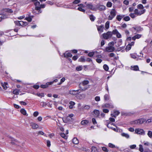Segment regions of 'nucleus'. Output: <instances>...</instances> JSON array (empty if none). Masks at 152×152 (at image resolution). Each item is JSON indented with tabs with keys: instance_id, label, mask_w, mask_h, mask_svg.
<instances>
[{
	"instance_id": "f257e3e1",
	"label": "nucleus",
	"mask_w": 152,
	"mask_h": 152,
	"mask_svg": "<svg viewBox=\"0 0 152 152\" xmlns=\"http://www.w3.org/2000/svg\"><path fill=\"white\" fill-rule=\"evenodd\" d=\"M89 83V81L87 80L83 81L79 84V87L82 91H85L89 88L87 85Z\"/></svg>"
},
{
	"instance_id": "f03ea898",
	"label": "nucleus",
	"mask_w": 152,
	"mask_h": 152,
	"mask_svg": "<svg viewBox=\"0 0 152 152\" xmlns=\"http://www.w3.org/2000/svg\"><path fill=\"white\" fill-rule=\"evenodd\" d=\"M114 44L115 43L114 42H112L109 43L108 44V46L105 48L104 51L108 52H113L115 50V48L114 47Z\"/></svg>"
},
{
	"instance_id": "7ed1b4c3",
	"label": "nucleus",
	"mask_w": 152,
	"mask_h": 152,
	"mask_svg": "<svg viewBox=\"0 0 152 152\" xmlns=\"http://www.w3.org/2000/svg\"><path fill=\"white\" fill-rule=\"evenodd\" d=\"M116 13L117 12L115 9H112L110 12V15L108 17V20H112L116 16Z\"/></svg>"
},
{
	"instance_id": "20e7f679",
	"label": "nucleus",
	"mask_w": 152,
	"mask_h": 152,
	"mask_svg": "<svg viewBox=\"0 0 152 152\" xmlns=\"http://www.w3.org/2000/svg\"><path fill=\"white\" fill-rule=\"evenodd\" d=\"M85 4H86V7L87 9L91 10L93 11H96V6L95 7L94 6L92 3H87L86 2Z\"/></svg>"
},
{
	"instance_id": "39448f33",
	"label": "nucleus",
	"mask_w": 152,
	"mask_h": 152,
	"mask_svg": "<svg viewBox=\"0 0 152 152\" xmlns=\"http://www.w3.org/2000/svg\"><path fill=\"white\" fill-rule=\"evenodd\" d=\"M103 37L104 39H107L111 37L112 33L110 31H108L106 33H104L103 34Z\"/></svg>"
},
{
	"instance_id": "423d86ee",
	"label": "nucleus",
	"mask_w": 152,
	"mask_h": 152,
	"mask_svg": "<svg viewBox=\"0 0 152 152\" xmlns=\"http://www.w3.org/2000/svg\"><path fill=\"white\" fill-rule=\"evenodd\" d=\"M96 11L97 10H99V11H102L105 10L106 7L104 5L98 4L96 5Z\"/></svg>"
},
{
	"instance_id": "0eeeda50",
	"label": "nucleus",
	"mask_w": 152,
	"mask_h": 152,
	"mask_svg": "<svg viewBox=\"0 0 152 152\" xmlns=\"http://www.w3.org/2000/svg\"><path fill=\"white\" fill-rule=\"evenodd\" d=\"M145 121V120L144 119L142 118L139 119L134 121V124H143Z\"/></svg>"
},
{
	"instance_id": "6e6552de",
	"label": "nucleus",
	"mask_w": 152,
	"mask_h": 152,
	"mask_svg": "<svg viewBox=\"0 0 152 152\" xmlns=\"http://www.w3.org/2000/svg\"><path fill=\"white\" fill-rule=\"evenodd\" d=\"M145 12V10H139L137 9L134 10V14L137 15H140L143 14Z\"/></svg>"
},
{
	"instance_id": "1a4fd4ad",
	"label": "nucleus",
	"mask_w": 152,
	"mask_h": 152,
	"mask_svg": "<svg viewBox=\"0 0 152 152\" xmlns=\"http://www.w3.org/2000/svg\"><path fill=\"white\" fill-rule=\"evenodd\" d=\"M135 132L138 134L144 135L145 134V132L142 129H137L135 130Z\"/></svg>"
},
{
	"instance_id": "9d476101",
	"label": "nucleus",
	"mask_w": 152,
	"mask_h": 152,
	"mask_svg": "<svg viewBox=\"0 0 152 152\" xmlns=\"http://www.w3.org/2000/svg\"><path fill=\"white\" fill-rule=\"evenodd\" d=\"M103 108H113L114 106L111 103H106L103 104L102 105Z\"/></svg>"
},
{
	"instance_id": "9b49d317",
	"label": "nucleus",
	"mask_w": 152,
	"mask_h": 152,
	"mask_svg": "<svg viewBox=\"0 0 152 152\" xmlns=\"http://www.w3.org/2000/svg\"><path fill=\"white\" fill-rule=\"evenodd\" d=\"M131 57L133 58L136 59L137 60H139V56L138 55H137L136 53H132L130 54Z\"/></svg>"
},
{
	"instance_id": "f8f14e48",
	"label": "nucleus",
	"mask_w": 152,
	"mask_h": 152,
	"mask_svg": "<svg viewBox=\"0 0 152 152\" xmlns=\"http://www.w3.org/2000/svg\"><path fill=\"white\" fill-rule=\"evenodd\" d=\"M30 126L33 129H36L38 128L39 126L37 124L34 123H31Z\"/></svg>"
},
{
	"instance_id": "ddd939ff",
	"label": "nucleus",
	"mask_w": 152,
	"mask_h": 152,
	"mask_svg": "<svg viewBox=\"0 0 152 152\" xmlns=\"http://www.w3.org/2000/svg\"><path fill=\"white\" fill-rule=\"evenodd\" d=\"M8 18V16L6 15L0 14V22L2 20L7 18Z\"/></svg>"
},
{
	"instance_id": "4468645a",
	"label": "nucleus",
	"mask_w": 152,
	"mask_h": 152,
	"mask_svg": "<svg viewBox=\"0 0 152 152\" xmlns=\"http://www.w3.org/2000/svg\"><path fill=\"white\" fill-rule=\"evenodd\" d=\"M52 84L51 82H48L46 83L45 85H42L40 86L41 88H45L48 87V86L49 85H51Z\"/></svg>"
},
{
	"instance_id": "2eb2a0df",
	"label": "nucleus",
	"mask_w": 152,
	"mask_h": 152,
	"mask_svg": "<svg viewBox=\"0 0 152 152\" xmlns=\"http://www.w3.org/2000/svg\"><path fill=\"white\" fill-rule=\"evenodd\" d=\"M125 16L124 15H117L116 17V19L118 21H120Z\"/></svg>"
},
{
	"instance_id": "dca6fc26",
	"label": "nucleus",
	"mask_w": 152,
	"mask_h": 152,
	"mask_svg": "<svg viewBox=\"0 0 152 152\" xmlns=\"http://www.w3.org/2000/svg\"><path fill=\"white\" fill-rule=\"evenodd\" d=\"M120 113L118 111H115L113 114H111V116L112 117H116V116L118 115Z\"/></svg>"
},
{
	"instance_id": "f3484780",
	"label": "nucleus",
	"mask_w": 152,
	"mask_h": 152,
	"mask_svg": "<svg viewBox=\"0 0 152 152\" xmlns=\"http://www.w3.org/2000/svg\"><path fill=\"white\" fill-rule=\"evenodd\" d=\"M104 25H101L100 26L97 27V28L98 31H100L101 32L103 31V28H104Z\"/></svg>"
},
{
	"instance_id": "a211bd4d",
	"label": "nucleus",
	"mask_w": 152,
	"mask_h": 152,
	"mask_svg": "<svg viewBox=\"0 0 152 152\" xmlns=\"http://www.w3.org/2000/svg\"><path fill=\"white\" fill-rule=\"evenodd\" d=\"M67 52H66L65 53H64L63 54V55L64 56V57H71L72 56V54L70 53H67Z\"/></svg>"
},
{
	"instance_id": "6ab92c4d",
	"label": "nucleus",
	"mask_w": 152,
	"mask_h": 152,
	"mask_svg": "<svg viewBox=\"0 0 152 152\" xmlns=\"http://www.w3.org/2000/svg\"><path fill=\"white\" fill-rule=\"evenodd\" d=\"M121 135L122 137H125L127 139H128L130 137L129 135V134L125 133H122L121 134Z\"/></svg>"
},
{
	"instance_id": "aec40b11",
	"label": "nucleus",
	"mask_w": 152,
	"mask_h": 152,
	"mask_svg": "<svg viewBox=\"0 0 152 152\" xmlns=\"http://www.w3.org/2000/svg\"><path fill=\"white\" fill-rule=\"evenodd\" d=\"M141 37V35L140 34H138L135 35L134 37H132V39L133 40H134L136 39H138L140 38Z\"/></svg>"
},
{
	"instance_id": "412c9836",
	"label": "nucleus",
	"mask_w": 152,
	"mask_h": 152,
	"mask_svg": "<svg viewBox=\"0 0 152 152\" xmlns=\"http://www.w3.org/2000/svg\"><path fill=\"white\" fill-rule=\"evenodd\" d=\"M69 93L71 95L74 96L76 95V92L75 90H70L69 91Z\"/></svg>"
},
{
	"instance_id": "4be33fe9",
	"label": "nucleus",
	"mask_w": 152,
	"mask_h": 152,
	"mask_svg": "<svg viewBox=\"0 0 152 152\" xmlns=\"http://www.w3.org/2000/svg\"><path fill=\"white\" fill-rule=\"evenodd\" d=\"M104 100L108 101L109 99L110 98V96L108 94H106L104 96Z\"/></svg>"
},
{
	"instance_id": "5701e85b",
	"label": "nucleus",
	"mask_w": 152,
	"mask_h": 152,
	"mask_svg": "<svg viewBox=\"0 0 152 152\" xmlns=\"http://www.w3.org/2000/svg\"><path fill=\"white\" fill-rule=\"evenodd\" d=\"M72 142L75 144H77L79 143V141L77 138L75 137L72 139Z\"/></svg>"
},
{
	"instance_id": "b1692460",
	"label": "nucleus",
	"mask_w": 152,
	"mask_h": 152,
	"mask_svg": "<svg viewBox=\"0 0 152 152\" xmlns=\"http://www.w3.org/2000/svg\"><path fill=\"white\" fill-rule=\"evenodd\" d=\"M89 123V121L86 120L82 121L81 122V124L82 125H85L88 124Z\"/></svg>"
},
{
	"instance_id": "393cba45",
	"label": "nucleus",
	"mask_w": 152,
	"mask_h": 152,
	"mask_svg": "<svg viewBox=\"0 0 152 152\" xmlns=\"http://www.w3.org/2000/svg\"><path fill=\"white\" fill-rule=\"evenodd\" d=\"M21 113L24 115L27 116L28 114H27L26 111L24 109H22L20 110Z\"/></svg>"
},
{
	"instance_id": "a878e982",
	"label": "nucleus",
	"mask_w": 152,
	"mask_h": 152,
	"mask_svg": "<svg viewBox=\"0 0 152 152\" xmlns=\"http://www.w3.org/2000/svg\"><path fill=\"white\" fill-rule=\"evenodd\" d=\"M132 28L137 31H139L141 30L142 29L140 27H133Z\"/></svg>"
},
{
	"instance_id": "bb28decb",
	"label": "nucleus",
	"mask_w": 152,
	"mask_h": 152,
	"mask_svg": "<svg viewBox=\"0 0 152 152\" xmlns=\"http://www.w3.org/2000/svg\"><path fill=\"white\" fill-rule=\"evenodd\" d=\"M86 61L85 57L83 56H81L78 59V61L81 62H85Z\"/></svg>"
},
{
	"instance_id": "cd10ccee",
	"label": "nucleus",
	"mask_w": 152,
	"mask_h": 152,
	"mask_svg": "<svg viewBox=\"0 0 152 152\" xmlns=\"http://www.w3.org/2000/svg\"><path fill=\"white\" fill-rule=\"evenodd\" d=\"M1 84L3 88L6 90L7 87V85H8L7 83L5 82L4 83H1Z\"/></svg>"
},
{
	"instance_id": "c85d7f7f",
	"label": "nucleus",
	"mask_w": 152,
	"mask_h": 152,
	"mask_svg": "<svg viewBox=\"0 0 152 152\" xmlns=\"http://www.w3.org/2000/svg\"><path fill=\"white\" fill-rule=\"evenodd\" d=\"M35 9L36 10L39 11L37 14H39L41 13L42 11L40 10L41 9L40 6H35Z\"/></svg>"
},
{
	"instance_id": "c756f323",
	"label": "nucleus",
	"mask_w": 152,
	"mask_h": 152,
	"mask_svg": "<svg viewBox=\"0 0 152 152\" xmlns=\"http://www.w3.org/2000/svg\"><path fill=\"white\" fill-rule=\"evenodd\" d=\"M89 17L90 18V20L92 21H94L95 19V17H94L93 15H89Z\"/></svg>"
},
{
	"instance_id": "7c9ffc66",
	"label": "nucleus",
	"mask_w": 152,
	"mask_h": 152,
	"mask_svg": "<svg viewBox=\"0 0 152 152\" xmlns=\"http://www.w3.org/2000/svg\"><path fill=\"white\" fill-rule=\"evenodd\" d=\"M60 135L63 138H64L65 139H67V136L64 133H60Z\"/></svg>"
},
{
	"instance_id": "2f4dec72",
	"label": "nucleus",
	"mask_w": 152,
	"mask_h": 152,
	"mask_svg": "<svg viewBox=\"0 0 152 152\" xmlns=\"http://www.w3.org/2000/svg\"><path fill=\"white\" fill-rule=\"evenodd\" d=\"M94 113L96 116H98L99 114V111L98 110H94Z\"/></svg>"
},
{
	"instance_id": "473e14b6",
	"label": "nucleus",
	"mask_w": 152,
	"mask_h": 152,
	"mask_svg": "<svg viewBox=\"0 0 152 152\" xmlns=\"http://www.w3.org/2000/svg\"><path fill=\"white\" fill-rule=\"evenodd\" d=\"M28 16V17L25 18V20H27L29 22H31L32 21L31 17L30 16Z\"/></svg>"
},
{
	"instance_id": "72a5a7b5",
	"label": "nucleus",
	"mask_w": 152,
	"mask_h": 152,
	"mask_svg": "<svg viewBox=\"0 0 152 152\" xmlns=\"http://www.w3.org/2000/svg\"><path fill=\"white\" fill-rule=\"evenodd\" d=\"M132 69L134 71H137L139 70V67L137 66H134L133 67L132 66Z\"/></svg>"
},
{
	"instance_id": "f704fd0d",
	"label": "nucleus",
	"mask_w": 152,
	"mask_h": 152,
	"mask_svg": "<svg viewBox=\"0 0 152 152\" xmlns=\"http://www.w3.org/2000/svg\"><path fill=\"white\" fill-rule=\"evenodd\" d=\"M122 43V39H120L119 40L118 42L117 45L116 46V47H119L120 45H121Z\"/></svg>"
},
{
	"instance_id": "c9c22d12",
	"label": "nucleus",
	"mask_w": 152,
	"mask_h": 152,
	"mask_svg": "<svg viewBox=\"0 0 152 152\" xmlns=\"http://www.w3.org/2000/svg\"><path fill=\"white\" fill-rule=\"evenodd\" d=\"M148 135L152 139V132L151 131H148Z\"/></svg>"
},
{
	"instance_id": "e433bc0d",
	"label": "nucleus",
	"mask_w": 152,
	"mask_h": 152,
	"mask_svg": "<svg viewBox=\"0 0 152 152\" xmlns=\"http://www.w3.org/2000/svg\"><path fill=\"white\" fill-rule=\"evenodd\" d=\"M112 4L111 2L108 1L106 4L107 6L108 7H110L112 6Z\"/></svg>"
},
{
	"instance_id": "4c0bfd02",
	"label": "nucleus",
	"mask_w": 152,
	"mask_h": 152,
	"mask_svg": "<svg viewBox=\"0 0 152 152\" xmlns=\"http://www.w3.org/2000/svg\"><path fill=\"white\" fill-rule=\"evenodd\" d=\"M130 19V18L129 16H126L125 17H124L123 20L125 21H127L129 20Z\"/></svg>"
},
{
	"instance_id": "58836bf2",
	"label": "nucleus",
	"mask_w": 152,
	"mask_h": 152,
	"mask_svg": "<svg viewBox=\"0 0 152 152\" xmlns=\"http://www.w3.org/2000/svg\"><path fill=\"white\" fill-rule=\"evenodd\" d=\"M112 125H114L111 122H110L107 124V126L108 128L110 129V128H112Z\"/></svg>"
},
{
	"instance_id": "ea45409f",
	"label": "nucleus",
	"mask_w": 152,
	"mask_h": 152,
	"mask_svg": "<svg viewBox=\"0 0 152 152\" xmlns=\"http://www.w3.org/2000/svg\"><path fill=\"white\" fill-rule=\"evenodd\" d=\"M104 69L106 71L108 70L109 69V67L106 64H104L103 66Z\"/></svg>"
},
{
	"instance_id": "a19ab883",
	"label": "nucleus",
	"mask_w": 152,
	"mask_h": 152,
	"mask_svg": "<svg viewBox=\"0 0 152 152\" xmlns=\"http://www.w3.org/2000/svg\"><path fill=\"white\" fill-rule=\"evenodd\" d=\"M137 8L138 9L141 10L143 9L144 7L142 4H140L137 6Z\"/></svg>"
},
{
	"instance_id": "79ce46f5",
	"label": "nucleus",
	"mask_w": 152,
	"mask_h": 152,
	"mask_svg": "<svg viewBox=\"0 0 152 152\" xmlns=\"http://www.w3.org/2000/svg\"><path fill=\"white\" fill-rule=\"evenodd\" d=\"M83 107L84 109L88 110L90 108V106L88 105H86L84 106Z\"/></svg>"
},
{
	"instance_id": "37998d69",
	"label": "nucleus",
	"mask_w": 152,
	"mask_h": 152,
	"mask_svg": "<svg viewBox=\"0 0 152 152\" xmlns=\"http://www.w3.org/2000/svg\"><path fill=\"white\" fill-rule=\"evenodd\" d=\"M83 68L81 66H79L76 68V70L77 71H80L82 70Z\"/></svg>"
},
{
	"instance_id": "c03bdc74",
	"label": "nucleus",
	"mask_w": 152,
	"mask_h": 152,
	"mask_svg": "<svg viewBox=\"0 0 152 152\" xmlns=\"http://www.w3.org/2000/svg\"><path fill=\"white\" fill-rule=\"evenodd\" d=\"M108 146L111 148H116V147L114 145L112 144L111 143H109L108 144Z\"/></svg>"
},
{
	"instance_id": "a18cd8bd",
	"label": "nucleus",
	"mask_w": 152,
	"mask_h": 152,
	"mask_svg": "<svg viewBox=\"0 0 152 152\" xmlns=\"http://www.w3.org/2000/svg\"><path fill=\"white\" fill-rule=\"evenodd\" d=\"M13 93L15 94H19V91L18 89L14 90L13 91Z\"/></svg>"
},
{
	"instance_id": "49530a36",
	"label": "nucleus",
	"mask_w": 152,
	"mask_h": 152,
	"mask_svg": "<svg viewBox=\"0 0 152 152\" xmlns=\"http://www.w3.org/2000/svg\"><path fill=\"white\" fill-rule=\"evenodd\" d=\"M77 10H78L79 11L83 12H85V10L83 9L82 7H79L77 8Z\"/></svg>"
},
{
	"instance_id": "de8ad7c7",
	"label": "nucleus",
	"mask_w": 152,
	"mask_h": 152,
	"mask_svg": "<svg viewBox=\"0 0 152 152\" xmlns=\"http://www.w3.org/2000/svg\"><path fill=\"white\" fill-rule=\"evenodd\" d=\"M139 150L141 152H142L143 151V149L142 146L141 145H139Z\"/></svg>"
},
{
	"instance_id": "09e8293b",
	"label": "nucleus",
	"mask_w": 152,
	"mask_h": 152,
	"mask_svg": "<svg viewBox=\"0 0 152 152\" xmlns=\"http://www.w3.org/2000/svg\"><path fill=\"white\" fill-rule=\"evenodd\" d=\"M95 52H90L88 53V56L89 57H92L93 56Z\"/></svg>"
},
{
	"instance_id": "8fccbe9b",
	"label": "nucleus",
	"mask_w": 152,
	"mask_h": 152,
	"mask_svg": "<svg viewBox=\"0 0 152 152\" xmlns=\"http://www.w3.org/2000/svg\"><path fill=\"white\" fill-rule=\"evenodd\" d=\"M102 150L105 152H108L109 151L107 148L104 147H103L102 148Z\"/></svg>"
},
{
	"instance_id": "3c124183",
	"label": "nucleus",
	"mask_w": 152,
	"mask_h": 152,
	"mask_svg": "<svg viewBox=\"0 0 152 152\" xmlns=\"http://www.w3.org/2000/svg\"><path fill=\"white\" fill-rule=\"evenodd\" d=\"M92 121L94 125H96L97 124V122L96 119L94 118L92 119Z\"/></svg>"
},
{
	"instance_id": "603ef678",
	"label": "nucleus",
	"mask_w": 152,
	"mask_h": 152,
	"mask_svg": "<svg viewBox=\"0 0 152 152\" xmlns=\"http://www.w3.org/2000/svg\"><path fill=\"white\" fill-rule=\"evenodd\" d=\"M105 26L106 28L107 29L109 28V21H107L106 23Z\"/></svg>"
},
{
	"instance_id": "864d4df0",
	"label": "nucleus",
	"mask_w": 152,
	"mask_h": 152,
	"mask_svg": "<svg viewBox=\"0 0 152 152\" xmlns=\"http://www.w3.org/2000/svg\"><path fill=\"white\" fill-rule=\"evenodd\" d=\"M80 2V0H75L73 2V3L74 4H77Z\"/></svg>"
},
{
	"instance_id": "5fc2aeb1",
	"label": "nucleus",
	"mask_w": 152,
	"mask_h": 152,
	"mask_svg": "<svg viewBox=\"0 0 152 152\" xmlns=\"http://www.w3.org/2000/svg\"><path fill=\"white\" fill-rule=\"evenodd\" d=\"M96 149L95 147H92L91 149L92 152H96Z\"/></svg>"
},
{
	"instance_id": "6e6d98bb",
	"label": "nucleus",
	"mask_w": 152,
	"mask_h": 152,
	"mask_svg": "<svg viewBox=\"0 0 152 152\" xmlns=\"http://www.w3.org/2000/svg\"><path fill=\"white\" fill-rule=\"evenodd\" d=\"M118 31L117 30V29H115L114 30H113V31H112V34H116L117 33H118Z\"/></svg>"
},
{
	"instance_id": "4d7b16f0",
	"label": "nucleus",
	"mask_w": 152,
	"mask_h": 152,
	"mask_svg": "<svg viewBox=\"0 0 152 152\" xmlns=\"http://www.w3.org/2000/svg\"><path fill=\"white\" fill-rule=\"evenodd\" d=\"M135 14L134 13H131L129 14V15L132 18H134L136 17Z\"/></svg>"
},
{
	"instance_id": "13d9d810",
	"label": "nucleus",
	"mask_w": 152,
	"mask_h": 152,
	"mask_svg": "<svg viewBox=\"0 0 152 152\" xmlns=\"http://www.w3.org/2000/svg\"><path fill=\"white\" fill-rule=\"evenodd\" d=\"M95 99L96 101H99L100 100V97L99 96H96L95 97Z\"/></svg>"
},
{
	"instance_id": "bf43d9fd",
	"label": "nucleus",
	"mask_w": 152,
	"mask_h": 152,
	"mask_svg": "<svg viewBox=\"0 0 152 152\" xmlns=\"http://www.w3.org/2000/svg\"><path fill=\"white\" fill-rule=\"evenodd\" d=\"M131 45H130L129 44H128L126 46V48L127 50H129L131 48Z\"/></svg>"
},
{
	"instance_id": "052dcab7",
	"label": "nucleus",
	"mask_w": 152,
	"mask_h": 152,
	"mask_svg": "<svg viewBox=\"0 0 152 152\" xmlns=\"http://www.w3.org/2000/svg\"><path fill=\"white\" fill-rule=\"evenodd\" d=\"M123 3L124 4L126 5H128L129 4V1L127 0H125L124 1Z\"/></svg>"
},
{
	"instance_id": "680f3d73",
	"label": "nucleus",
	"mask_w": 152,
	"mask_h": 152,
	"mask_svg": "<svg viewBox=\"0 0 152 152\" xmlns=\"http://www.w3.org/2000/svg\"><path fill=\"white\" fill-rule=\"evenodd\" d=\"M116 35L118 38H120L121 37V35L119 32H118Z\"/></svg>"
},
{
	"instance_id": "e2e57ef3",
	"label": "nucleus",
	"mask_w": 152,
	"mask_h": 152,
	"mask_svg": "<svg viewBox=\"0 0 152 152\" xmlns=\"http://www.w3.org/2000/svg\"><path fill=\"white\" fill-rule=\"evenodd\" d=\"M38 112L37 111H35L33 115L34 117H37L38 115Z\"/></svg>"
},
{
	"instance_id": "0e129e2a",
	"label": "nucleus",
	"mask_w": 152,
	"mask_h": 152,
	"mask_svg": "<svg viewBox=\"0 0 152 152\" xmlns=\"http://www.w3.org/2000/svg\"><path fill=\"white\" fill-rule=\"evenodd\" d=\"M46 3L48 4H50L51 5H52L53 4V2L50 1H48L46 2Z\"/></svg>"
},
{
	"instance_id": "69168bd1",
	"label": "nucleus",
	"mask_w": 152,
	"mask_h": 152,
	"mask_svg": "<svg viewBox=\"0 0 152 152\" xmlns=\"http://www.w3.org/2000/svg\"><path fill=\"white\" fill-rule=\"evenodd\" d=\"M35 6H39L40 5V2L39 1H36L34 3Z\"/></svg>"
},
{
	"instance_id": "338daca9",
	"label": "nucleus",
	"mask_w": 152,
	"mask_h": 152,
	"mask_svg": "<svg viewBox=\"0 0 152 152\" xmlns=\"http://www.w3.org/2000/svg\"><path fill=\"white\" fill-rule=\"evenodd\" d=\"M96 61L97 63H100L102 62V60L100 59L97 58L96 59Z\"/></svg>"
},
{
	"instance_id": "774afa93",
	"label": "nucleus",
	"mask_w": 152,
	"mask_h": 152,
	"mask_svg": "<svg viewBox=\"0 0 152 152\" xmlns=\"http://www.w3.org/2000/svg\"><path fill=\"white\" fill-rule=\"evenodd\" d=\"M78 58V56H77L76 55V56H74L73 57L72 59L74 60L75 61Z\"/></svg>"
}]
</instances>
